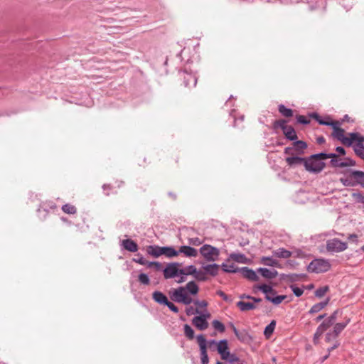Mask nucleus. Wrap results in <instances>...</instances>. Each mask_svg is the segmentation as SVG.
<instances>
[{"label": "nucleus", "mask_w": 364, "mask_h": 364, "mask_svg": "<svg viewBox=\"0 0 364 364\" xmlns=\"http://www.w3.org/2000/svg\"><path fill=\"white\" fill-rule=\"evenodd\" d=\"M336 337L337 336L336 335H334L333 331L328 332L326 335V341L327 342H330L332 340H335L336 338Z\"/></svg>", "instance_id": "680f3d73"}, {"label": "nucleus", "mask_w": 364, "mask_h": 364, "mask_svg": "<svg viewBox=\"0 0 364 364\" xmlns=\"http://www.w3.org/2000/svg\"><path fill=\"white\" fill-rule=\"evenodd\" d=\"M354 196L356 198V200L358 202L364 203V196L361 194H354Z\"/></svg>", "instance_id": "338daca9"}, {"label": "nucleus", "mask_w": 364, "mask_h": 364, "mask_svg": "<svg viewBox=\"0 0 364 364\" xmlns=\"http://www.w3.org/2000/svg\"><path fill=\"white\" fill-rule=\"evenodd\" d=\"M179 255V252H177L173 247L171 246H164L161 247V255H164L168 258H171L176 257Z\"/></svg>", "instance_id": "f3484780"}, {"label": "nucleus", "mask_w": 364, "mask_h": 364, "mask_svg": "<svg viewBox=\"0 0 364 364\" xmlns=\"http://www.w3.org/2000/svg\"><path fill=\"white\" fill-rule=\"evenodd\" d=\"M260 262L266 266L279 267V262L272 257H262Z\"/></svg>", "instance_id": "a878e982"}, {"label": "nucleus", "mask_w": 364, "mask_h": 364, "mask_svg": "<svg viewBox=\"0 0 364 364\" xmlns=\"http://www.w3.org/2000/svg\"><path fill=\"white\" fill-rule=\"evenodd\" d=\"M348 140L350 141V145L353 141H358V144H361L364 141V136H360L358 133H350Z\"/></svg>", "instance_id": "473e14b6"}, {"label": "nucleus", "mask_w": 364, "mask_h": 364, "mask_svg": "<svg viewBox=\"0 0 364 364\" xmlns=\"http://www.w3.org/2000/svg\"><path fill=\"white\" fill-rule=\"evenodd\" d=\"M314 157H316V159H318V160H320L321 161L323 159L336 157V154H333V153H331V154L319 153V154H314Z\"/></svg>", "instance_id": "4c0bfd02"}, {"label": "nucleus", "mask_w": 364, "mask_h": 364, "mask_svg": "<svg viewBox=\"0 0 364 364\" xmlns=\"http://www.w3.org/2000/svg\"><path fill=\"white\" fill-rule=\"evenodd\" d=\"M139 281L140 283L148 285L150 283L149 278L147 274L144 273H141L138 277Z\"/></svg>", "instance_id": "09e8293b"}, {"label": "nucleus", "mask_w": 364, "mask_h": 364, "mask_svg": "<svg viewBox=\"0 0 364 364\" xmlns=\"http://www.w3.org/2000/svg\"><path fill=\"white\" fill-rule=\"evenodd\" d=\"M304 167L306 171L311 173H320L325 167V163L311 156L309 159L304 160Z\"/></svg>", "instance_id": "20e7f679"}, {"label": "nucleus", "mask_w": 364, "mask_h": 364, "mask_svg": "<svg viewBox=\"0 0 364 364\" xmlns=\"http://www.w3.org/2000/svg\"><path fill=\"white\" fill-rule=\"evenodd\" d=\"M287 297L285 295H279L274 297H272V296H265L266 299L271 301L275 305H278L281 304Z\"/></svg>", "instance_id": "f704fd0d"}, {"label": "nucleus", "mask_w": 364, "mask_h": 364, "mask_svg": "<svg viewBox=\"0 0 364 364\" xmlns=\"http://www.w3.org/2000/svg\"><path fill=\"white\" fill-rule=\"evenodd\" d=\"M293 145V148L297 151H303L307 147L306 143L303 141H296L294 142Z\"/></svg>", "instance_id": "37998d69"}, {"label": "nucleus", "mask_w": 364, "mask_h": 364, "mask_svg": "<svg viewBox=\"0 0 364 364\" xmlns=\"http://www.w3.org/2000/svg\"><path fill=\"white\" fill-rule=\"evenodd\" d=\"M284 130L283 131V133L287 139L294 141L297 139V135L296 134V132L294 129L291 126H287V127H284Z\"/></svg>", "instance_id": "5701e85b"}, {"label": "nucleus", "mask_w": 364, "mask_h": 364, "mask_svg": "<svg viewBox=\"0 0 364 364\" xmlns=\"http://www.w3.org/2000/svg\"><path fill=\"white\" fill-rule=\"evenodd\" d=\"M328 302H329V299L328 298L326 301H321V302L314 304L309 310V314H314L321 311L322 309H323L327 306Z\"/></svg>", "instance_id": "4be33fe9"}, {"label": "nucleus", "mask_w": 364, "mask_h": 364, "mask_svg": "<svg viewBox=\"0 0 364 364\" xmlns=\"http://www.w3.org/2000/svg\"><path fill=\"white\" fill-rule=\"evenodd\" d=\"M336 151L338 154H340L341 155H345L346 154V151H345V149L342 146L336 147Z\"/></svg>", "instance_id": "774afa93"}, {"label": "nucleus", "mask_w": 364, "mask_h": 364, "mask_svg": "<svg viewBox=\"0 0 364 364\" xmlns=\"http://www.w3.org/2000/svg\"><path fill=\"white\" fill-rule=\"evenodd\" d=\"M290 288L296 296H301L304 293V289L296 285H291Z\"/></svg>", "instance_id": "8fccbe9b"}, {"label": "nucleus", "mask_w": 364, "mask_h": 364, "mask_svg": "<svg viewBox=\"0 0 364 364\" xmlns=\"http://www.w3.org/2000/svg\"><path fill=\"white\" fill-rule=\"evenodd\" d=\"M186 274H178L176 277H178V279L176 280L178 283H182L186 280Z\"/></svg>", "instance_id": "69168bd1"}, {"label": "nucleus", "mask_w": 364, "mask_h": 364, "mask_svg": "<svg viewBox=\"0 0 364 364\" xmlns=\"http://www.w3.org/2000/svg\"><path fill=\"white\" fill-rule=\"evenodd\" d=\"M328 291V287L324 286L317 289L315 291V296L318 298H321Z\"/></svg>", "instance_id": "c03bdc74"}, {"label": "nucleus", "mask_w": 364, "mask_h": 364, "mask_svg": "<svg viewBox=\"0 0 364 364\" xmlns=\"http://www.w3.org/2000/svg\"><path fill=\"white\" fill-rule=\"evenodd\" d=\"M194 304L198 307V309H204L203 312H205L206 306L208 305V303L205 301H204V300H203V301H195Z\"/></svg>", "instance_id": "603ef678"}, {"label": "nucleus", "mask_w": 364, "mask_h": 364, "mask_svg": "<svg viewBox=\"0 0 364 364\" xmlns=\"http://www.w3.org/2000/svg\"><path fill=\"white\" fill-rule=\"evenodd\" d=\"M304 158L299 156H289L286 158V162L289 166H296L300 164L304 165Z\"/></svg>", "instance_id": "a211bd4d"}, {"label": "nucleus", "mask_w": 364, "mask_h": 364, "mask_svg": "<svg viewBox=\"0 0 364 364\" xmlns=\"http://www.w3.org/2000/svg\"><path fill=\"white\" fill-rule=\"evenodd\" d=\"M153 299L160 304H166L168 302V299L162 292L156 291L153 293Z\"/></svg>", "instance_id": "b1692460"}, {"label": "nucleus", "mask_w": 364, "mask_h": 364, "mask_svg": "<svg viewBox=\"0 0 364 364\" xmlns=\"http://www.w3.org/2000/svg\"><path fill=\"white\" fill-rule=\"evenodd\" d=\"M165 305L167 306L168 308L173 312H174V313L178 312V307L176 305H174L172 302L168 301V302Z\"/></svg>", "instance_id": "bf43d9fd"}, {"label": "nucleus", "mask_w": 364, "mask_h": 364, "mask_svg": "<svg viewBox=\"0 0 364 364\" xmlns=\"http://www.w3.org/2000/svg\"><path fill=\"white\" fill-rule=\"evenodd\" d=\"M286 124H287V121L286 120L280 119V120H278V121L275 122L274 126L276 127H280L282 129V131H284V127H287V125Z\"/></svg>", "instance_id": "4d7b16f0"}, {"label": "nucleus", "mask_w": 364, "mask_h": 364, "mask_svg": "<svg viewBox=\"0 0 364 364\" xmlns=\"http://www.w3.org/2000/svg\"><path fill=\"white\" fill-rule=\"evenodd\" d=\"M342 163L343 164H346V166H344V167L354 166L355 165V161H353V160H352L350 159H348V158L345 159L344 161H342Z\"/></svg>", "instance_id": "052dcab7"}, {"label": "nucleus", "mask_w": 364, "mask_h": 364, "mask_svg": "<svg viewBox=\"0 0 364 364\" xmlns=\"http://www.w3.org/2000/svg\"><path fill=\"white\" fill-rule=\"evenodd\" d=\"M276 326V321L272 320L269 325H267L264 331V334L267 338L270 337L274 331Z\"/></svg>", "instance_id": "72a5a7b5"}, {"label": "nucleus", "mask_w": 364, "mask_h": 364, "mask_svg": "<svg viewBox=\"0 0 364 364\" xmlns=\"http://www.w3.org/2000/svg\"><path fill=\"white\" fill-rule=\"evenodd\" d=\"M240 272H241V274H242V276L250 280V281H257L259 279V277L257 274V271H254L247 267H242L240 269Z\"/></svg>", "instance_id": "9b49d317"}, {"label": "nucleus", "mask_w": 364, "mask_h": 364, "mask_svg": "<svg viewBox=\"0 0 364 364\" xmlns=\"http://www.w3.org/2000/svg\"><path fill=\"white\" fill-rule=\"evenodd\" d=\"M183 82L186 87H195L197 83V78L194 75L183 73Z\"/></svg>", "instance_id": "4468645a"}, {"label": "nucleus", "mask_w": 364, "mask_h": 364, "mask_svg": "<svg viewBox=\"0 0 364 364\" xmlns=\"http://www.w3.org/2000/svg\"><path fill=\"white\" fill-rule=\"evenodd\" d=\"M230 257L233 259L234 261L239 262V263H246L247 258L245 255L241 253H232L230 255Z\"/></svg>", "instance_id": "2f4dec72"}, {"label": "nucleus", "mask_w": 364, "mask_h": 364, "mask_svg": "<svg viewBox=\"0 0 364 364\" xmlns=\"http://www.w3.org/2000/svg\"><path fill=\"white\" fill-rule=\"evenodd\" d=\"M339 313V310H336L327 319L326 321L333 325L336 320L337 315Z\"/></svg>", "instance_id": "6e6d98bb"}, {"label": "nucleus", "mask_w": 364, "mask_h": 364, "mask_svg": "<svg viewBox=\"0 0 364 364\" xmlns=\"http://www.w3.org/2000/svg\"><path fill=\"white\" fill-rule=\"evenodd\" d=\"M314 119L320 124H322V125H327V126H331V125H334L333 124V122L331 121V122H329V121H326V120H323L322 119L320 116L317 114H314L312 115Z\"/></svg>", "instance_id": "49530a36"}, {"label": "nucleus", "mask_w": 364, "mask_h": 364, "mask_svg": "<svg viewBox=\"0 0 364 364\" xmlns=\"http://www.w3.org/2000/svg\"><path fill=\"white\" fill-rule=\"evenodd\" d=\"M331 164L333 167H344L346 164H343L342 161L340 159H337V156L336 158H331Z\"/></svg>", "instance_id": "3c124183"}, {"label": "nucleus", "mask_w": 364, "mask_h": 364, "mask_svg": "<svg viewBox=\"0 0 364 364\" xmlns=\"http://www.w3.org/2000/svg\"><path fill=\"white\" fill-rule=\"evenodd\" d=\"M296 120L298 123L302 124H308L310 122V120L306 118V117L304 115H298L296 116Z\"/></svg>", "instance_id": "5fc2aeb1"}, {"label": "nucleus", "mask_w": 364, "mask_h": 364, "mask_svg": "<svg viewBox=\"0 0 364 364\" xmlns=\"http://www.w3.org/2000/svg\"><path fill=\"white\" fill-rule=\"evenodd\" d=\"M212 325L215 330L220 333H223L225 330L224 324L218 320H214L212 322Z\"/></svg>", "instance_id": "a19ab883"}, {"label": "nucleus", "mask_w": 364, "mask_h": 364, "mask_svg": "<svg viewBox=\"0 0 364 364\" xmlns=\"http://www.w3.org/2000/svg\"><path fill=\"white\" fill-rule=\"evenodd\" d=\"M200 253L208 262H215L218 259L220 250L210 245H204L200 248Z\"/></svg>", "instance_id": "39448f33"}, {"label": "nucleus", "mask_w": 364, "mask_h": 364, "mask_svg": "<svg viewBox=\"0 0 364 364\" xmlns=\"http://www.w3.org/2000/svg\"><path fill=\"white\" fill-rule=\"evenodd\" d=\"M197 341L200 347L201 363L202 364H207L208 363L207 341L203 335L200 334L197 336Z\"/></svg>", "instance_id": "1a4fd4ad"}, {"label": "nucleus", "mask_w": 364, "mask_h": 364, "mask_svg": "<svg viewBox=\"0 0 364 364\" xmlns=\"http://www.w3.org/2000/svg\"><path fill=\"white\" fill-rule=\"evenodd\" d=\"M350 318H348L344 323H337L333 327V333L338 336L340 333L346 328V326L350 323Z\"/></svg>", "instance_id": "bb28decb"}, {"label": "nucleus", "mask_w": 364, "mask_h": 364, "mask_svg": "<svg viewBox=\"0 0 364 364\" xmlns=\"http://www.w3.org/2000/svg\"><path fill=\"white\" fill-rule=\"evenodd\" d=\"M350 176L362 187L364 188V172L361 171H352Z\"/></svg>", "instance_id": "412c9836"}, {"label": "nucleus", "mask_w": 364, "mask_h": 364, "mask_svg": "<svg viewBox=\"0 0 364 364\" xmlns=\"http://www.w3.org/2000/svg\"><path fill=\"white\" fill-rule=\"evenodd\" d=\"M177 252H179V254H183L185 256L188 257H196L198 255L197 250L191 246H181Z\"/></svg>", "instance_id": "f8f14e48"}, {"label": "nucleus", "mask_w": 364, "mask_h": 364, "mask_svg": "<svg viewBox=\"0 0 364 364\" xmlns=\"http://www.w3.org/2000/svg\"><path fill=\"white\" fill-rule=\"evenodd\" d=\"M354 151L358 156L364 159V146L363 145V143L357 144L354 146Z\"/></svg>", "instance_id": "ea45409f"}, {"label": "nucleus", "mask_w": 364, "mask_h": 364, "mask_svg": "<svg viewBox=\"0 0 364 364\" xmlns=\"http://www.w3.org/2000/svg\"><path fill=\"white\" fill-rule=\"evenodd\" d=\"M180 264L178 262L168 263L163 269L164 277L166 279L176 277L178 274H184L183 270L179 269Z\"/></svg>", "instance_id": "423d86ee"}, {"label": "nucleus", "mask_w": 364, "mask_h": 364, "mask_svg": "<svg viewBox=\"0 0 364 364\" xmlns=\"http://www.w3.org/2000/svg\"><path fill=\"white\" fill-rule=\"evenodd\" d=\"M171 299L178 303H182L184 304H190L193 302L192 298L186 292V289L183 287H180L177 289H173L171 292Z\"/></svg>", "instance_id": "7ed1b4c3"}, {"label": "nucleus", "mask_w": 364, "mask_h": 364, "mask_svg": "<svg viewBox=\"0 0 364 364\" xmlns=\"http://www.w3.org/2000/svg\"><path fill=\"white\" fill-rule=\"evenodd\" d=\"M221 267L225 272L235 273V272H240V269L237 268L235 266V264L233 263H232V264L223 263L221 265Z\"/></svg>", "instance_id": "cd10ccee"}, {"label": "nucleus", "mask_w": 364, "mask_h": 364, "mask_svg": "<svg viewBox=\"0 0 364 364\" xmlns=\"http://www.w3.org/2000/svg\"><path fill=\"white\" fill-rule=\"evenodd\" d=\"M62 210L67 214L74 215L77 212L76 208L69 203L65 204L62 206Z\"/></svg>", "instance_id": "c9c22d12"}, {"label": "nucleus", "mask_w": 364, "mask_h": 364, "mask_svg": "<svg viewBox=\"0 0 364 364\" xmlns=\"http://www.w3.org/2000/svg\"><path fill=\"white\" fill-rule=\"evenodd\" d=\"M257 272L260 274L264 278H266V279H274L275 278L277 274H278V272L277 270H270L269 269H267V268H263V267H259L257 269Z\"/></svg>", "instance_id": "ddd939ff"}, {"label": "nucleus", "mask_w": 364, "mask_h": 364, "mask_svg": "<svg viewBox=\"0 0 364 364\" xmlns=\"http://www.w3.org/2000/svg\"><path fill=\"white\" fill-rule=\"evenodd\" d=\"M184 334L188 339H193L194 338V331L188 324L184 325Z\"/></svg>", "instance_id": "79ce46f5"}, {"label": "nucleus", "mask_w": 364, "mask_h": 364, "mask_svg": "<svg viewBox=\"0 0 364 364\" xmlns=\"http://www.w3.org/2000/svg\"><path fill=\"white\" fill-rule=\"evenodd\" d=\"M202 311H200L198 309H196V310H194V309L193 307H190L188 309H186V314L188 315H191V314H193L195 313L196 314H200Z\"/></svg>", "instance_id": "e2e57ef3"}, {"label": "nucleus", "mask_w": 364, "mask_h": 364, "mask_svg": "<svg viewBox=\"0 0 364 364\" xmlns=\"http://www.w3.org/2000/svg\"><path fill=\"white\" fill-rule=\"evenodd\" d=\"M146 253L154 258H158L161 256V247L159 245H149L146 247Z\"/></svg>", "instance_id": "dca6fc26"}, {"label": "nucleus", "mask_w": 364, "mask_h": 364, "mask_svg": "<svg viewBox=\"0 0 364 364\" xmlns=\"http://www.w3.org/2000/svg\"><path fill=\"white\" fill-rule=\"evenodd\" d=\"M189 243L195 246H198L203 243V240L199 237H192L189 239Z\"/></svg>", "instance_id": "13d9d810"}, {"label": "nucleus", "mask_w": 364, "mask_h": 364, "mask_svg": "<svg viewBox=\"0 0 364 364\" xmlns=\"http://www.w3.org/2000/svg\"><path fill=\"white\" fill-rule=\"evenodd\" d=\"M278 110L280 114L286 117H290L293 115V111L291 109L286 107L284 105H279L278 106Z\"/></svg>", "instance_id": "7c9ffc66"}, {"label": "nucleus", "mask_w": 364, "mask_h": 364, "mask_svg": "<svg viewBox=\"0 0 364 364\" xmlns=\"http://www.w3.org/2000/svg\"><path fill=\"white\" fill-rule=\"evenodd\" d=\"M219 267V265L215 263L206 264L203 267L206 274H208L213 277L216 276L218 274Z\"/></svg>", "instance_id": "6ab92c4d"}, {"label": "nucleus", "mask_w": 364, "mask_h": 364, "mask_svg": "<svg viewBox=\"0 0 364 364\" xmlns=\"http://www.w3.org/2000/svg\"><path fill=\"white\" fill-rule=\"evenodd\" d=\"M257 289L262 291L264 294H265V296H271V294H274L275 291H274L272 287L267 284H261L258 285Z\"/></svg>", "instance_id": "c85d7f7f"}, {"label": "nucleus", "mask_w": 364, "mask_h": 364, "mask_svg": "<svg viewBox=\"0 0 364 364\" xmlns=\"http://www.w3.org/2000/svg\"><path fill=\"white\" fill-rule=\"evenodd\" d=\"M331 264L328 259L324 258H318L312 260L307 267L309 272L323 273L326 272L331 269Z\"/></svg>", "instance_id": "f03ea898"}, {"label": "nucleus", "mask_w": 364, "mask_h": 364, "mask_svg": "<svg viewBox=\"0 0 364 364\" xmlns=\"http://www.w3.org/2000/svg\"><path fill=\"white\" fill-rule=\"evenodd\" d=\"M194 277L196 279L200 280V281H205L206 280L205 272H203L200 270H199V271L197 270V272L194 275Z\"/></svg>", "instance_id": "864d4df0"}, {"label": "nucleus", "mask_w": 364, "mask_h": 364, "mask_svg": "<svg viewBox=\"0 0 364 364\" xmlns=\"http://www.w3.org/2000/svg\"><path fill=\"white\" fill-rule=\"evenodd\" d=\"M209 347L215 346L221 358L227 362L233 363L239 361V358L235 354L230 353L228 348V343L227 340H221L219 342L212 340L210 341Z\"/></svg>", "instance_id": "f257e3e1"}, {"label": "nucleus", "mask_w": 364, "mask_h": 364, "mask_svg": "<svg viewBox=\"0 0 364 364\" xmlns=\"http://www.w3.org/2000/svg\"><path fill=\"white\" fill-rule=\"evenodd\" d=\"M331 326L332 325L326 320L323 321L317 328V330H318V333H323Z\"/></svg>", "instance_id": "a18cd8bd"}, {"label": "nucleus", "mask_w": 364, "mask_h": 364, "mask_svg": "<svg viewBox=\"0 0 364 364\" xmlns=\"http://www.w3.org/2000/svg\"><path fill=\"white\" fill-rule=\"evenodd\" d=\"M146 267L159 272L163 270L162 264L159 262H148Z\"/></svg>", "instance_id": "e433bc0d"}, {"label": "nucleus", "mask_w": 364, "mask_h": 364, "mask_svg": "<svg viewBox=\"0 0 364 364\" xmlns=\"http://www.w3.org/2000/svg\"><path fill=\"white\" fill-rule=\"evenodd\" d=\"M322 334L323 333H318V330L316 329L314 335V342L315 343L318 342L319 338L321 336Z\"/></svg>", "instance_id": "0e129e2a"}, {"label": "nucleus", "mask_w": 364, "mask_h": 364, "mask_svg": "<svg viewBox=\"0 0 364 364\" xmlns=\"http://www.w3.org/2000/svg\"><path fill=\"white\" fill-rule=\"evenodd\" d=\"M333 124L334 125L331 126L333 128V136L341 141L344 145L350 146V141L348 140V137L344 136V130L338 127V122H333Z\"/></svg>", "instance_id": "9d476101"}, {"label": "nucleus", "mask_w": 364, "mask_h": 364, "mask_svg": "<svg viewBox=\"0 0 364 364\" xmlns=\"http://www.w3.org/2000/svg\"><path fill=\"white\" fill-rule=\"evenodd\" d=\"M186 276L188 275H195L197 272V269L194 265H189L185 267L184 269H181Z\"/></svg>", "instance_id": "58836bf2"}, {"label": "nucleus", "mask_w": 364, "mask_h": 364, "mask_svg": "<svg viewBox=\"0 0 364 364\" xmlns=\"http://www.w3.org/2000/svg\"><path fill=\"white\" fill-rule=\"evenodd\" d=\"M133 262H136V263H138L141 265H147V263L149 261H147L146 259H145L144 258V257L140 255V254H138L136 255V258H133Z\"/></svg>", "instance_id": "de8ad7c7"}, {"label": "nucleus", "mask_w": 364, "mask_h": 364, "mask_svg": "<svg viewBox=\"0 0 364 364\" xmlns=\"http://www.w3.org/2000/svg\"><path fill=\"white\" fill-rule=\"evenodd\" d=\"M184 288L188 294H196L198 291V287L194 282H189Z\"/></svg>", "instance_id": "c756f323"}, {"label": "nucleus", "mask_w": 364, "mask_h": 364, "mask_svg": "<svg viewBox=\"0 0 364 364\" xmlns=\"http://www.w3.org/2000/svg\"><path fill=\"white\" fill-rule=\"evenodd\" d=\"M237 306L242 311H246L255 309L256 308V306L254 303L251 302H245L242 301H239L237 303Z\"/></svg>", "instance_id": "393cba45"}, {"label": "nucleus", "mask_w": 364, "mask_h": 364, "mask_svg": "<svg viewBox=\"0 0 364 364\" xmlns=\"http://www.w3.org/2000/svg\"><path fill=\"white\" fill-rule=\"evenodd\" d=\"M326 247L329 252H341L348 248V245L337 238H333L327 240Z\"/></svg>", "instance_id": "0eeeda50"}, {"label": "nucleus", "mask_w": 364, "mask_h": 364, "mask_svg": "<svg viewBox=\"0 0 364 364\" xmlns=\"http://www.w3.org/2000/svg\"><path fill=\"white\" fill-rule=\"evenodd\" d=\"M122 245L125 250L131 252H135L138 250V245L131 239L124 240Z\"/></svg>", "instance_id": "2eb2a0df"}, {"label": "nucleus", "mask_w": 364, "mask_h": 364, "mask_svg": "<svg viewBox=\"0 0 364 364\" xmlns=\"http://www.w3.org/2000/svg\"><path fill=\"white\" fill-rule=\"evenodd\" d=\"M273 255L278 258L287 259L291 256V252L284 248H279L273 251Z\"/></svg>", "instance_id": "aec40b11"}, {"label": "nucleus", "mask_w": 364, "mask_h": 364, "mask_svg": "<svg viewBox=\"0 0 364 364\" xmlns=\"http://www.w3.org/2000/svg\"><path fill=\"white\" fill-rule=\"evenodd\" d=\"M200 316H195L193 318V324L199 330L203 331L208 327L207 319L210 317V313L205 310V312H201Z\"/></svg>", "instance_id": "6e6552de"}]
</instances>
